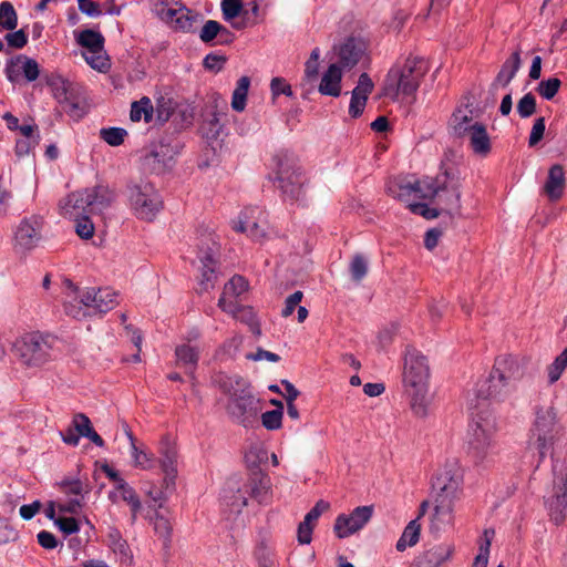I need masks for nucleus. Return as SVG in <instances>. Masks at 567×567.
<instances>
[{
	"label": "nucleus",
	"mask_w": 567,
	"mask_h": 567,
	"mask_svg": "<svg viewBox=\"0 0 567 567\" xmlns=\"http://www.w3.org/2000/svg\"><path fill=\"white\" fill-rule=\"evenodd\" d=\"M523 377L520 361L512 355L498 357L489 375L476 385V396L482 400L503 402L514 392V382Z\"/></svg>",
	"instance_id": "nucleus-1"
},
{
	"label": "nucleus",
	"mask_w": 567,
	"mask_h": 567,
	"mask_svg": "<svg viewBox=\"0 0 567 567\" xmlns=\"http://www.w3.org/2000/svg\"><path fill=\"white\" fill-rule=\"evenodd\" d=\"M430 368L426 358L413 348L404 354L403 383L411 396V406L417 416L427 414Z\"/></svg>",
	"instance_id": "nucleus-2"
},
{
	"label": "nucleus",
	"mask_w": 567,
	"mask_h": 567,
	"mask_svg": "<svg viewBox=\"0 0 567 567\" xmlns=\"http://www.w3.org/2000/svg\"><path fill=\"white\" fill-rule=\"evenodd\" d=\"M563 437L564 427L559 423L556 409L551 405L537 408L527 442V450L538 454L537 464Z\"/></svg>",
	"instance_id": "nucleus-3"
},
{
	"label": "nucleus",
	"mask_w": 567,
	"mask_h": 567,
	"mask_svg": "<svg viewBox=\"0 0 567 567\" xmlns=\"http://www.w3.org/2000/svg\"><path fill=\"white\" fill-rule=\"evenodd\" d=\"M426 72L427 65L422 58L410 56L403 63H396L388 72L383 94L392 100L413 95Z\"/></svg>",
	"instance_id": "nucleus-4"
},
{
	"label": "nucleus",
	"mask_w": 567,
	"mask_h": 567,
	"mask_svg": "<svg viewBox=\"0 0 567 567\" xmlns=\"http://www.w3.org/2000/svg\"><path fill=\"white\" fill-rule=\"evenodd\" d=\"M125 196L128 206L138 219L152 221L163 208V200L154 185L145 179L127 184Z\"/></svg>",
	"instance_id": "nucleus-5"
},
{
	"label": "nucleus",
	"mask_w": 567,
	"mask_h": 567,
	"mask_svg": "<svg viewBox=\"0 0 567 567\" xmlns=\"http://www.w3.org/2000/svg\"><path fill=\"white\" fill-rule=\"evenodd\" d=\"M497 432L496 419L488 410L472 415L467 430V445L477 458H484L494 446Z\"/></svg>",
	"instance_id": "nucleus-6"
},
{
	"label": "nucleus",
	"mask_w": 567,
	"mask_h": 567,
	"mask_svg": "<svg viewBox=\"0 0 567 567\" xmlns=\"http://www.w3.org/2000/svg\"><path fill=\"white\" fill-rule=\"evenodd\" d=\"M53 341L40 332L25 333L13 343V352L23 365L40 368L51 360Z\"/></svg>",
	"instance_id": "nucleus-7"
},
{
	"label": "nucleus",
	"mask_w": 567,
	"mask_h": 567,
	"mask_svg": "<svg viewBox=\"0 0 567 567\" xmlns=\"http://www.w3.org/2000/svg\"><path fill=\"white\" fill-rule=\"evenodd\" d=\"M553 491L551 495L546 497V506L550 519L556 524H561L566 518L567 511V465L564 461L553 460Z\"/></svg>",
	"instance_id": "nucleus-8"
},
{
	"label": "nucleus",
	"mask_w": 567,
	"mask_h": 567,
	"mask_svg": "<svg viewBox=\"0 0 567 567\" xmlns=\"http://www.w3.org/2000/svg\"><path fill=\"white\" fill-rule=\"evenodd\" d=\"M44 220L41 216L31 215L22 218L13 231V248L16 252L25 255L35 249L42 241Z\"/></svg>",
	"instance_id": "nucleus-9"
},
{
	"label": "nucleus",
	"mask_w": 567,
	"mask_h": 567,
	"mask_svg": "<svg viewBox=\"0 0 567 567\" xmlns=\"http://www.w3.org/2000/svg\"><path fill=\"white\" fill-rule=\"evenodd\" d=\"M230 396L228 412L234 420L244 426H249L260 411V401L256 399L247 389L239 392H230L225 389Z\"/></svg>",
	"instance_id": "nucleus-10"
},
{
	"label": "nucleus",
	"mask_w": 567,
	"mask_h": 567,
	"mask_svg": "<svg viewBox=\"0 0 567 567\" xmlns=\"http://www.w3.org/2000/svg\"><path fill=\"white\" fill-rule=\"evenodd\" d=\"M463 470L457 461H449L437 473L435 487L439 489L436 497L457 501L463 491Z\"/></svg>",
	"instance_id": "nucleus-11"
},
{
	"label": "nucleus",
	"mask_w": 567,
	"mask_h": 567,
	"mask_svg": "<svg viewBox=\"0 0 567 567\" xmlns=\"http://www.w3.org/2000/svg\"><path fill=\"white\" fill-rule=\"evenodd\" d=\"M276 182L285 196L290 199H299L302 193L303 177L300 167L293 162L279 161Z\"/></svg>",
	"instance_id": "nucleus-12"
},
{
	"label": "nucleus",
	"mask_w": 567,
	"mask_h": 567,
	"mask_svg": "<svg viewBox=\"0 0 567 567\" xmlns=\"http://www.w3.org/2000/svg\"><path fill=\"white\" fill-rule=\"evenodd\" d=\"M461 187L462 184L457 177L444 174V181L440 182L439 194L435 195L440 209L450 216L461 215Z\"/></svg>",
	"instance_id": "nucleus-13"
},
{
	"label": "nucleus",
	"mask_w": 567,
	"mask_h": 567,
	"mask_svg": "<svg viewBox=\"0 0 567 567\" xmlns=\"http://www.w3.org/2000/svg\"><path fill=\"white\" fill-rule=\"evenodd\" d=\"M372 506L355 507L350 514H341L336 518L333 530L338 538H347L362 529L371 519Z\"/></svg>",
	"instance_id": "nucleus-14"
},
{
	"label": "nucleus",
	"mask_w": 567,
	"mask_h": 567,
	"mask_svg": "<svg viewBox=\"0 0 567 567\" xmlns=\"http://www.w3.org/2000/svg\"><path fill=\"white\" fill-rule=\"evenodd\" d=\"M65 286V298H64V311L68 316L75 319H84L93 316L91 301L85 300L86 288L79 289L71 280H64Z\"/></svg>",
	"instance_id": "nucleus-15"
},
{
	"label": "nucleus",
	"mask_w": 567,
	"mask_h": 567,
	"mask_svg": "<svg viewBox=\"0 0 567 567\" xmlns=\"http://www.w3.org/2000/svg\"><path fill=\"white\" fill-rule=\"evenodd\" d=\"M248 497L260 505H269L272 502V484L270 477L262 472H254L243 482Z\"/></svg>",
	"instance_id": "nucleus-16"
},
{
	"label": "nucleus",
	"mask_w": 567,
	"mask_h": 567,
	"mask_svg": "<svg viewBox=\"0 0 567 567\" xmlns=\"http://www.w3.org/2000/svg\"><path fill=\"white\" fill-rule=\"evenodd\" d=\"M6 75L12 83L18 82L21 75L29 82L35 81L39 78L40 69L34 59L20 54L10 61L6 66Z\"/></svg>",
	"instance_id": "nucleus-17"
},
{
	"label": "nucleus",
	"mask_w": 567,
	"mask_h": 567,
	"mask_svg": "<svg viewBox=\"0 0 567 567\" xmlns=\"http://www.w3.org/2000/svg\"><path fill=\"white\" fill-rule=\"evenodd\" d=\"M256 215H261L258 208H246L238 216V220L234 221V230L245 233L252 240H261L266 237L265 224H260Z\"/></svg>",
	"instance_id": "nucleus-18"
},
{
	"label": "nucleus",
	"mask_w": 567,
	"mask_h": 567,
	"mask_svg": "<svg viewBox=\"0 0 567 567\" xmlns=\"http://www.w3.org/2000/svg\"><path fill=\"white\" fill-rule=\"evenodd\" d=\"M86 188L69 194L60 203L61 215L65 218H78L92 214Z\"/></svg>",
	"instance_id": "nucleus-19"
},
{
	"label": "nucleus",
	"mask_w": 567,
	"mask_h": 567,
	"mask_svg": "<svg viewBox=\"0 0 567 567\" xmlns=\"http://www.w3.org/2000/svg\"><path fill=\"white\" fill-rule=\"evenodd\" d=\"M159 464L165 474V483L168 486L174 484L177 475V451L175 444L168 437L162 439L159 443Z\"/></svg>",
	"instance_id": "nucleus-20"
},
{
	"label": "nucleus",
	"mask_w": 567,
	"mask_h": 567,
	"mask_svg": "<svg viewBox=\"0 0 567 567\" xmlns=\"http://www.w3.org/2000/svg\"><path fill=\"white\" fill-rule=\"evenodd\" d=\"M221 499L233 513H240L248 505V495L244 483L237 480H229L223 491Z\"/></svg>",
	"instance_id": "nucleus-21"
},
{
	"label": "nucleus",
	"mask_w": 567,
	"mask_h": 567,
	"mask_svg": "<svg viewBox=\"0 0 567 567\" xmlns=\"http://www.w3.org/2000/svg\"><path fill=\"white\" fill-rule=\"evenodd\" d=\"M197 257L200 260L213 262L219 250L215 233L209 227H199L196 237Z\"/></svg>",
	"instance_id": "nucleus-22"
},
{
	"label": "nucleus",
	"mask_w": 567,
	"mask_h": 567,
	"mask_svg": "<svg viewBox=\"0 0 567 567\" xmlns=\"http://www.w3.org/2000/svg\"><path fill=\"white\" fill-rule=\"evenodd\" d=\"M440 179L425 177L420 181H415L414 183H408L400 186L399 196H405L414 194L417 198L421 199H430L435 197L440 190Z\"/></svg>",
	"instance_id": "nucleus-23"
},
{
	"label": "nucleus",
	"mask_w": 567,
	"mask_h": 567,
	"mask_svg": "<svg viewBox=\"0 0 567 567\" xmlns=\"http://www.w3.org/2000/svg\"><path fill=\"white\" fill-rule=\"evenodd\" d=\"M248 289V282L241 276H234L225 286L218 300V307L223 311H234V303Z\"/></svg>",
	"instance_id": "nucleus-24"
},
{
	"label": "nucleus",
	"mask_w": 567,
	"mask_h": 567,
	"mask_svg": "<svg viewBox=\"0 0 567 567\" xmlns=\"http://www.w3.org/2000/svg\"><path fill=\"white\" fill-rule=\"evenodd\" d=\"M85 300L91 301L93 316L97 313H105L113 309L117 303L116 293L110 288L97 290L95 288H86Z\"/></svg>",
	"instance_id": "nucleus-25"
},
{
	"label": "nucleus",
	"mask_w": 567,
	"mask_h": 567,
	"mask_svg": "<svg viewBox=\"0 0 567 567\" xmlns=\"http://www.w3.org/2000/svg\"><path fill=\"white\" fill-rule=\"evenodd\" d=\"M455 501L444 498H435L434 513L431 517V530L440 532L453 524V511Z\"/></svg>",
	"instance_id": "nucleus-26"
},
{
	"label": "nucleus",
	"mask_w": 567,
	"mask_h": 567,
	"mask_svg": "<svg viewBox=\"0 0 567 567\" xmlns=\"http://www.w3.org/2000/svg\"><path fill=\"white\" fill-rule=\"evenodd\" d=\"M90 212L93 214H102L105 209L110 208L115 200V193L106 185H96L86 188Z\"/></svg>",
	"instance_id": "nucleus-27"
},
{
	"label": "nucleus",
	"mask_w": 567,
	"mask_h": 567,
	"mask_svg": "<svg viewBox=\"0 0 567 567\" xmlns=\"http://www.w3.org/2000/svg\"><path fill=\"white\" fill-rule=\"evenodd\" d=\"M109 498L116 503L118 499L125 502L131 507L132 520L135 522L137 514L142 509V503L135 489L126 482L115 485L114 491L110 492Z\"/></svg>",
	"instance_id": "nucleus-28"
},
{
	"label": "nucleus",
	"mask_w": 567,
	"mask_h": 567,
	"mask_svg": "<svg viewBox=\"0 0 567 567\" xmlns=\"http://www.w3.org/2000/svg\"><path fill=\"white\" fill-rule=\"evenodd\" d=\"M522 65L520 50L517 49L512 55L503 63L499 72L492 83V87L497 90L498 87H506L511 81L515 78Z\"/></svg>",
	"instance_id": "nucleus-29"
},
{
	"label": "nucleus",
	"mask_w": 567,
	"mask_h": 567,
	"mask_svg": "<svg viewBox=\"0 0 567 567\" xmlns=\"http://www.w3.org/2000/svg\"><path fill=\"white\" fill-rule=\"evenodd\" d=\"M566 185L565 172L561 165H553L548 171V176L544 185V190L550 200L556 202L561 198Z\"/></svg>",
	"instance_id": "nucleus-30"
},
{
	"label": "nucleus",
	"mask_w": 567,
	"mask_h": 567,
	"mask_svg": "<svg viewBox=\"0 0 567 567\" xmlns=\"http://www.w3.org/2000/svg\"><path fill=\"white\" fill-rule=\"evenodd\" d=\"M341 68L338 64L332 63L323 73L318 90L322 95L338 97L341 93Z\"/></svg>",
	"instance_id": "nucleus-31"
},
{
	"label": "nucleus",
	"mask_w": 567,
	"mask_h": 567,
	"mask_svg": "<svg viewBox=\"0 0 567 567\" xmlns=\"http://www.w3.org/2000/svg\"><path fill=\"white\" fill-rule=\"evenodd\" d=\"M453 549L450 545H436L427 549L415 564L419 567H441L443 563L450 559Z\"/></svg>",
	"instance_id": "nucleus-32"
},
{
	"label": "nucleus",
	"mask_w": 567,
	"mask_h": 567,
	"mask_svg": "<svg viewBox=\"0 0 567 567\" xmlns=\"http://www.w3.org/2000/svg\"><path fill=\"white\" fill-rule=\"evenodd\" d=\"M166 17L174 23L176 29L190 31L199 20L200 16L185 7L178 9H168Z\"/></svg>",
	"instance_id": "nucleus-33"
},
{
	"label": "nucleus",
	"mask_w": 567,
	"mask_h": 567,
	"mask_svg": "<svg viewBox=\"0 0 567 567\" xmlns=\"http://www.w3.org/2000/svg\"><path fill=\"white\" fill-rule=\"evenodd\" d=\"M473 125V111L468 106L456 109L450 120V127L456 136L468 134Z\"/></svg>",
	"instance_id": "nucleus-34"
},
{
	"label": "nucleus",
	"mask_w": 567,
	"mask_h": 567,
	"mask_svg": "<svg viewBox=\"0 0 567 567\" xmlns=\"http://www.w3.org/2000/svg\"><path fill=\"white\" fill-rule=\"evenodd\" d=\"M175 355L177 365L183 367L194 378L199 357L197 349L188 344H182L175 349Z\"/></svg>",
	"instance_id": "nucleus-35"
},
{
	"label": "nucleus",
	"mask_w": 567,
	"mask_h": 567,
	"mask_svg": "<svg viewBox=\"0 0 567 567\" xmlns=\"http://www.w3.org/2000/svg\"><path fill=\"white\" fill-rule=\"evenodd\" d=\"M468 136L471 146L476 154L486 155L491 151L489 137L484 125L474 123Z\"/></svg>",
	"instance_id": "nucleus-36"
},
{
	"label": "nucleus",
	"mask_w": 567,
	"mask_h": 567,
	"mask_svg": "<svg viewBox=\"0 0 567 567\" xmlns=\"http://www.w3.org/2000/svg\"><path fill=\"white\" fill-rule=\"evenodd\" d=\"M233 307L234 311L226 312L231 315L235 319L246 323L255 336L260 337V323L257 320L252 308L248 306H240L238 302L234 303Z\"/></svg>",
	"instance_id": "nucleus-37"
},
{
	"label": "nucleus",
	"mask_w": 567,
	"mask_h": 567,
	"mask_svg": "<svg viewBox=\"0 0 567 567\" xmlns=\"http://www.w3.org/2000/svg\"><path fill=\"white\" fill-rule=\"evenodd\" d=\"M421 535V524L417 518L412 519L404 528L401 537L396 542L395 548L398 551H404L408 547L417 544Z\"/></svg>",
	"instance_id": "nucleus-38"
},
{
	"label": "nucleus",
	"mask_w": 567,
	"mask_h": 567,
	"mask_svg": "<svg viewBox=\"0 0 567 567\" xmlns=\"http://www.w3.org/2000/svg\"><path fill=\"white\" fill-rule=\"evenodd\" d=\"M362 54V47L354 39L347 40L340 48L339 56L343 66L355 65Z\"/></svg>",
	"instance_id": "nucleus-39"
},
{
	"label": "nucleus",
	"mask_w": 567,
	"mask_h": 567,
	"mask_svg": "<svg viewBox=\"0 0 567 567\" xmlns=\"http://www.w3.org/2000/svg\"><path fill=\"white\" fill-rule=\"evenodd\" d=\"M76 42L86 51H102L104 49V37L94 30L86 29L76 35Z\"/></svg>",
	"instance_id": "nucleus-40"
},
{
	"label": "nucleus",
	"mask_w": 567,
	"mask_h": 567,
	"mask_svg": "<svg viewBox=\"0 0 567 567\" xmlns=\"http://www.w3.org/2000/svg\"><path fill=\"white\" fill-rule=\"evenodd\" d=\"M249 86L250 79L248 76H241L237 81L231 96V107L234 111L243 112L245 110Z\"/></svg>",
	"instance_id": "nucleus-41"
},
{
	"label": "nucleus",
	"mask_w": 567,
	"mask_h": 567,
	"mask_svg": "<svg viewBox=\"0 0 567 567\" xmlns=\"http://www.w3.org/2000/svg\"><path fill=\"white\" fill-rule=\"evenodd\" d=\"M49 85L52 89L53 96L60 104L64 103L74 94V85L62 76H54L50 80Z\"/></svg>",
	"instance_id": "nucleus-42"
},
{
	"label": "nucleus",
	"mask_w": 567,
	"mask_h": 567,
	"mask_svg": "<svg viewBox=\"0 0 567 567\" xmlns=\"http://www.w3.org/2000/svg\"><path fill=\"white\" fill-rule=\"evenodd\" d=\"M153 115V105L148 97H142L140 101L133 102L131 106L130 117L133 122H138L142 118L150 122Z\"/></svg>",
	"instance_id": "nucleus-43"
},
{
	"label": "nucleus",
	"mask_w": 567,
	"mask_h": 567,
	"mask_svg": "<svg viewBox=\"0 0 567 567\" xmlns=\"http://www.w3.org/2000/svg\"><path fill=\"white\" fill-rule=\"evenodd\" d=\"M128 440L131 441V449H132V457L133 463L135 467H140L142 470H150L154 466V460L153 456L148 453H146L143 450H140L135 445V439L132 434V432H127Z\"/></svg>",
	"instance_id": "nucleus-44"
},
{
	"label": "nucleus",
	"mask_w": 567,
	"mask_h": 567,
	"mask_svg": "<svg viewBox=\"0 0 567 567\" xmlns=\"http://www.w3.org/2000/svg\"><path fill=\"white\" fill-rule=\"evenodd\" d=\"M18 25V16L9 1L0 3V27L4 30H14Z\"/></svg>",
	"instance_id": "nucleus-45"
},
{
	"label": "nucleus",
	"mask_w": 567,
	"mask_h": 567,
	"mask_svg": "<svg viewBox=\"0 0 567 567\" xmlns=\"http://www.w3.org/2000/svg\"><path fill=\"white\" fill-rule=\"evenodd\" d=\"M83 56L87 64L100 72H105L110 68L109 58L104 49L102 51H86Z\"/></svg>",
	"instance_id": "nucleus-46"
},
{
	"label": "nucleus",
	"mask_w": 567,
	"mask_h": 567,
	"mask_svg": "<svg viewBox=\"0 0 567 567\" xmlns=\"http://www.w3.org/2000/svg\"><path fill=\"white\" fill-rule=\"evenodd\" d=\"M567 368V347L563 350V352L555 358L554 362L547 368V377L549 384H554L557 382Z\"/></svg>",
	"instance_id": "nucleus-47"
},
{
	"label": "nucleus",
	"mask_w": 567,
	"mask_h": 567,
	"mask_svg": "<svg viewBox=\"0 0 567 567\" xmlns=\"http://www.w3.org/2000/svg\"><path fill=\"white\" fill-rule=\"evenodd\" d=\"M64 112L72 118L79 120L86 113L85 104L74 94L61 104Z\"/></svg>",
	"instance_id": "nucleus-48"
},
{
	"label": "nucleus",
	"mask_w": 567,
	"mask_h": 567,
	"mask_svg": "<svg viewBox=\"0 0 567 567\" xmlns=\"http://www.w3.org/2000/svg\"><path fill=\"white\" fill-rule=\"evenodd\" d=\"M561 81L558 78H550L538 83L536 91L545 100H551L559 91Z\"/></svg>",
	"instance_id": "nucleus-49"
},
{
	"label": "nucleus",
	"mask_w": 567,
	"mask_h": 567,
	"mask_svg": "<svg viewBox=\"0 0 567 567\" xmlns=\"http://www.w3.org/2000/svg\"><path fill=\"white\" fill-rule=\"evenodd\" d=\"M493 536H494V530H488V529L484 530L485 540L480 546V553L474 559L473 567H487L489 547H491Z\"/></svg>",
	"instance_id": "nucleus-50"
},
{
	"label": "nucleus",
	"mask_w": 567,
	"mask_h": 567,
	"mask_svg": "<svg viewBox=\"0 0 567 567\" xmlns=\"http://www.w3.org/2000/svg\"><path fill=\"white\" fill-rule=\"evenodd\" d=\"M349 270L352 279L360 282L368 274L367 259L362 255L357 254L350 262Z\"/></svg>",
	"instance_id": "nucleus-51"
},
{
	"label": "nucleus",
	"mask_w": 567,
	"mask_h": 567,
	"mask_svg": "<svg viewBox=\"0 0 567 567\" xmlns=\"http://www.w3.org/2000/svg\"><path fill=\"white\" fill-rule=\"evenodd\" d=\"M127 132L121 127H109L100 131V137L111 146H118L124 142Z\"/></svg>",
	"instance_id": "nucleus-52"
},
{
	"label": "nucleus",
	"mask_w": 567,
	"mask_h": 567,
	"mask_svg": "<svg viewBox=\"0 0 567 567\" xmlns=\"http://www.w3.org/2000/svg\"><path fill=\"white\" fill-rule=\"evenodd\" d=\"M110 548L121 565L131 566L133 564L132 550L124 538L112 545Z\"/></svg>",
	"instance_id": "nucleus-53"
},
{
	"label": "nucleus",
	"mask_w": 567,
	"mask_h": 567,
	"mask_svg": "<svg viewBox=\"0 0 567 567\" xmlns=\"http://www.w3.org/2000/svg\"><path fill=\"white\" fill-rule=\"evenodd\" d=\"M200 264H202L200 286H202L203 290L207 291L214 287V282L216 279V274H215L216 259H214L213 262H209L208 260H200Z\"/></svg>",
	"instance_id": "nucleus-54"
},
{
	"label": "nucleus",
	"mask_w": 567,
	"mask_h": 567,
	"mask_svg": "<svg viewBox=\"0 0 567 567\" xmlns=\"http://www.w3.org/2000/svg\"><path fill=\"white\" fill-rule=\"evenodd\" d=\"M221 130V123L217 111H213L209 117L204 120L202 131L207 137H215Z\"/></svg>",
	"instance_id": "nucleus-55"
},
{
	"label": "nucleus",
	"mask_w": 567,
	"mask_h": 567,
	"mask_svg": "<svg viewBox=\"0 0 567 567\" xmlns=\"http://www.w3.org/2000/svg\"><path fill=\"white\" fill-rule=\"evenodd\" d=\"M75 223V233L82 239H89L94 234V225L92 220L87 216H82L78 218H71Z\"/></svg>",
	"instance_id": "nucleus-56"
},
{
	"label": "nucleus",
	"mask_w": 567,
	"mask_h": 567,
	"mask_svg": "<svg viewBox=\"0 0 567 567\" xmlns=\"http://www.w3.org/2000/svg\"><path fill=\"white\" fill-rule=\"evenodd\" d=\"M517 112L523 118L529 117L536 112V99L532 93H526L518 101Z\"/></svg>",
	"instance_id": "nucleus-57"
},
{
	"label": "nucleus",
	"mask_w": 567,
	"mask_h": 567,
	"mask_svg": "<svg viewBox=\"0 0 567 567\" xmlns=\"http://www.w3.org/2000/svg\"><path fill=\"white\" fill-rule=\"evenodd\" d=\"M221 12L226 21L237 18L243 11V2L240 0H221Z\"/></svg>",
	"instance_id": "nucleus-58"
},
{
	"label": "nucleus",
	"mask_w": 567,
	"mask_h": 567,
	"mask_svg": "<svg viewBox=\"0 0 567 567\" xmlns=\"http://www.w3.org/2000/svg\"><path fill=\"white\" fill-rule=\"evenodd\" d=\"M261 423L269 431L280 429L282 424V412L279 410H271L262 413Z\"/></svg>",
	"instance_id": "nucleus-59"
},
{
	"label": "nucleus",
	"mask_w": 567,
	"mask_h": 567,
	"mask_svg": "<svg viewBox=\"0 0 567 567\" xmlns=\"http://www.w3.org/2000/svg\"><path fill=\"white\" fill-rule=\"evenodd\" d=\"M221 24L215 20H207L203 25L199 38L203 42L208 43L218 37Z\"/></svg>",
	"instance_id": "nucleus-60"
},
{
	"label": "nucleus",
	"mask_w": 567,
	"mask_h": 567,
	"mask_svg": "<svg viewBox=\"0 0 567 567\" xmlns=\"http://www.w3.org/2000/svg\"><path fill=\"white\" fill-rule=\"evenodd\" d=\"M545 128H546L545 118L538 117L534 122V125L532 127L530 135L528 138V145L530 147L537 145L542 141L544 133H545Z\"/></svg>",
	"instance_id": "nucleus-61"
},
{
	"label": "nucleus",
	"mask_w": 567,
	"mask_h": 567,
	"mask_svg": "<svg viewBox=\"0 0 567 567\" xmlns=\"http://www.w3.org/2000/svg\"><path fill=\"white\" fill-rule=\"evenodd\" d=\"M72 425L81 436H85V433L93 429L90 419L83 413H78L73 416Z\"/></svg>",
	"instance_id": "nucleus-62"
},
{
	"label": "nucleus",
	"mask_w": 567,
	"mask_h": 567,
	"mask_svg": "<svg viewBox=\"0 0 567 567\" xmlns=\"http://www.w3.org/2000/svg\"><path fill=\"white\" fill-rule=\"evenodd\" d=\"M373 86H374L373 82H372L371 78L368 75V73H362L359 76L358 84L353 89L352 92L355 93L357 95H362V96L368 97L369 94L372 92Z\"/></svg>",
	"instance_id": "nucleus-63"
},
{
	"label": "nucleus",
	"mask_w": 567,
	"mask_h": 567,
	"mask_svg": "<svg viewBox=\"0 0 567 567\" xmlns=\"http://www.w3.org/2000/svg\"><path fill=\"white\" fill-rule=\"evenodd\" d=\"M368 97L362 95H357L352 92L351 94V101L349 105V114L352 117H358L363 113V110L365 107Z\"/></svg>",
	"instance_id": "nucleus-64"
}]
</instances>
